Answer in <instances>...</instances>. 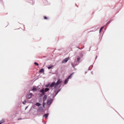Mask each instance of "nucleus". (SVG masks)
Returning a JSON list of instances; mask_svg holds the SVG:
<instances>
[{
	"label": "nucleus",
	"mask_w": 124,
	"mask_h": 124,
	"mask_svg": "<svg viewBox=\"0 0 124 124\" xmlns=\"http://www.w3.org/2000/svg\"><path fill=\"white\" fill-rule=\"evenodd\" d=\"M62 80L61 79H59L57 81V82L56 83H55V82H52L49 86V88H56L58 86H59V85H60V84H61L62 83Z\"/></svg>",
	"instance_id": "1"
},
{
	"label": "nucleus",
	"mask_w": 124,
	"mask_h": 124,
	"mask_svg": "<svg viewBox=\"0 0 124 124\" xmlns=\"http://www.w3.org/2000/svg\"><path fill=\"white\" fill-rule=\"evenodd\" d=\"M73 75V74H71L67 78L65 79V81H64V84L65 85H66V84L67 83L69 79L71 78L72 76Z\"/></svg>",
	"instance_id": "2"
},
{
	"label": "nucleus",
	"mask_w": 124,
	"mask_h": 124,
	"mask_svg": "<svg viewBox=\"0 0 124 124\" xmlns=\"http://www.w3.org/2000/svg\"><path fill=\"white\" fill-rule=\"evenodd\" d=\"M69 60V58H65L63 60V61L62 62V63H66Z\"/></svg>",
	"instance_id": "3"
},
{
	"label": "nucleus",
	"mask_w": 124,
	"mask_h": 124,
	"mask_svg": "<svg viewBox=\"0 0 124 124\" xmlns=\"http://www.w3.org/2000/svg\"><path fill=\"white\" fill-rule=\"evenodd\" d=\"M40 93H42V95H45V92H44V88H43V89H42V90H41L40 91Z\"/></svg>",
	"instance_id": "4"
},
{
	"label": "nucleus",
	"mask_w": 124,
	"mask_h": 124,
	"mask_svg": "<svg viewBox=\"0 0 124 124\" xmlns=\"http://www.w3.org/2000/svg\"><path fill=\"white\" fill-rule=\"evenodd\" d=\"M47 99V95H45L43 97V102H45V101Z\"/></svg>",
	"instance_id": "5"
},
{
	"label": "nucleus",
	"mask_w": 124,
	"mask_h": 124,
	"mask_svg": "<svg viewBox=\"0 0 124 124\" xmlns=\"http://www.w3.org/2000/svg\"><path fill=\"white\" fill-rule=\"evenodd\" d=\"M32 95H33L32 93H30V94H29V95H28V99L31 98L32 97Z\"/></svg>",
	"instance_id": "6"
},
{
	"label": "nucleus",
	"mask_w": 124,
	"mask_h": 124,
	"mask_svg": "<svg viewBox=\"0 0 124 124\" xmlns=\"http://www.w3.org/2000/svg\"><path fill=\"white\" fill-rule=\"evenodd\" d=\"M5 122V120L4 119H2L0 121V124H3Z\"/></svg>",
	"instance_id": "7"
},
{
	"label": "nucleus",
	"mask_w": 124,
	"mask_h": 124,
	"mask_svg": "<svg viewBox=\"0 0 124 124\" xmlns=\"http://www.w3.org/2000/svg\"><path fill=\"white\" fill-rule=\"evenodd\" d=\"M37 90V88L36 87H33V88L32 89V91L33 92H35Z\"/></svg>",
	"instance_id": "8"
},
{
	"label": "nucleus",
	"mask_w": 124,
	"mask_h": 124,
	"mask_svg": "<svg viewBox=\"0 0 124 124\" xmlns=\"http://www.w3.org/2000/svg\"><path fill=\"white\" fill-rule=\"evenodd\" d=\"M51 100H48L47 102V104L48 105H51Z\"/></svg>",
	"instance_id": "9"
},
{
	"label": "nucleus",
	"mask_w": 124,
	"mask_h": 124,
	"mask_svg": "<svg viewBox=\"0 0 124 124\" xmlns=\"http://www.w3.org/2000/svg\"><path fill=\"white\" fill-rule=\"evenodd\" d=\"M48 115H49V113H47L45 115H44V116L46 118H46L48 117Z\"/></svg>",
	"instance_id": "10"
},
{
	"label": "nucleus",
	"mask_w": 124,
	"mask_h": 124,
	"mask_svg": "<svg viewBox=\"0 0 124 124\" xmlns=\"http://www.w3.org/2000/svg\"><path fill=\"white\" fill-rule=\"evenodd\" d=\"M48 91H49V88H46L45 90V92H47Z\"/></svg>",
	"instance_id": "11"
},
{
	"label": "nucleus",
	"mask_w": 124,
	"mask_h": 124,
	"mask_svg": "<svg viewBox=\"0 0 124 124\" xmlns=\"http://www.w3.org/2000/svg\"><path fill=\"white\" fill-rule=\"evenodd\" d=\"M35 105H36L37 106L39 107V106H40L41 105V104H40V103H36L35 104Z\"/></svg>",
	"instance_id": "12"
},
{
	"label": "nucleus",
	"mask_w": 124,
	"mask_h": 124,
	"mask_svg": "<svg viewBox=\"0 0 124 124\" xmlns=\"http://www.w3.org/2000/svg\"><path fill=\"white\" fill-rule=\"evenodd\" d=\"M39 110L41 111H43V108H42V107H39Z\"/></svg>",
	"instance_id": "13"
},
{
	"label": "nucleus",
	"mask_w": 124,
	"mask_h": 124,
	"mask_svg": "<svg viewBox=\"0 0 124 124\" xmlns=\"http://www.w3.org/2000/svg\"><path fill=\"white\" fill-rule=\"evenodd\" d=\"M80 60V57H78V62H79Z\"/></svg>",
	"instance_id": "14"
},
{
	"label": "nucleus",
	"mask_w": 124,
	"mask_h": 124,
	"mask_svg": "<svg viewBox=\"0 0 124 124\" xmlns=\"http://www.w3.org/2000/svg\"><path fill=\"white\" fill-rule=\"evenodd\" d=\"M44 69H40V70L39 71V72H44Z\"/></svg>",
	"instance_id": "15"
},
{
	"label": "nucleus",
	"mask_w": 124,
	"mask_h": 124,
	"mask_svg": "<svg viewBox=\"0 0 124 124\" xmlns=\"http://www.w3.org/2000/svg\"><path fill=\"white\" fill-rule=\"evenodd\" d=\"M53 66V65L51 66H49L47 67V68H48V69H51Z\"/></svg>",
	"instance_id": "16"
},
{
	"label": "nucleus",
	"mask_w": 124,
	"mask_h": 124,
	"mask_svg": "<svg viewBox=\"0 0 124 124\" xmlns=\"http://www.w3.org/2000/svg\"><path fill=\"white\" fill-rule=\"evenodd\" d=\"M34 64L35 65H37V66H39L38 63L37 62H35L34 63Z\"/></svg>",
	"instance_id": "17"
},
{
	"label": "nucleus",
	"mask_w": 124,
	"mask_h": 124,
	"mask_svg": "<svg viewBox=\"0 0 124 124\" xmlns=\"http://www.w3.org/2000/svg\"><path fill=\"white\" fill-rule=\"evenodd\" d=\"M103 28H104V27L101 28V29H100V31H99L100 32L102 31V30H103Z\"/></svg>",
	"instance_id": "18"
},
{
	"label": "nucleus",
	"mask_w": 124,
	"mask_h": 124,
	"mask_svg": "<svg viewBox=\"0 0 124 124\" xmlns=\"http://www.w3.org/2000/svg\"><path fill=\"white\" fill-rule=\"evenodd\" d=\"M71 65L73 67H75V65H74V63H73V62H72L71 63Z\"/></svg>",
	"instance_id": "19"
},
{
	"label": "nucleus",
	"mask_w": 124,
	"mask_h": 124,
	"mask_svg": "<svg viewBox=\"0 0 124 124\" xmlns=\"http://www.w3.org/2000/svg\"><path fill=\"white\" fill-rule=\"evenodd\" d=\"M46 87L50 88V85H49V84H47V85H46Z\"/></svg>",
	"instance_id": "20"
},
{
	"label": "nucleus",
	"mask_w": 124,
	"mask_h": 124,
	"mask_svg": "<svg viewBox=\"0 0 124 124\" xmlns=\"http://www.w3.org/2000/svg\"><path fill=\"white\" fill-rule=\"evenodd\" d=\"M44 19L46 20H47V19H48V18L46 17V16H44Z\"/></svg>",
	"instance_id": "21"
},
{
	"label": "nucleus",
	"mask_w": 124,
	"mask_h": 124,
	"mask_svg": "<svg viewBox=\"0 0 124 124\" xmlns=\"http://www.w3.org/2000/svg\"><path fill=\"white\" fill-rule=\"evenodd\" d=\"M45 103H44V102H43V105L44 108H45Z\"/></svg>",
	"instance_id": "22"
},
{
	"label": "nucleus",
	"mask_w": 124,
	"mask_h": 124,
	"mask_svg": "<svg viewBox=\"0 0 124 124\" xmlns=\"http://www.w3.org/2000/svg\"><path fill=\"white\" fill-rule=\"evenodd\" d=\"M60 91V90H59L56 93V95L58 94L59 93V92Z\"/></svg>",
	"instance_id": "23"
},
{
	"label": "nucleus",
	"mask_w": 124,
	"mask_h": 124,
	"mask_svg": "<svg viewBox=\"0 0 124 124\" xmlns=\"http://www.w3.org/2000/svg\"><path fill=\"white\" fill-rule=\"evenodd\" d=\"M23 104H25V103H23Z\"/></svg>",
	"instance_id": "24"
}]
</instances>
